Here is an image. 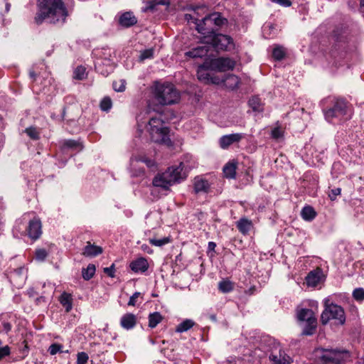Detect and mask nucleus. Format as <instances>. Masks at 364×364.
<instances>
[{
  "label": "nucleus",
  "mask_w": 364,
  "mask_h": 364,
  "mask_svg": "<svg viewBox=\"0 0 364 364\" xmlns=\"http://www.w3.org/2000/svg\"><path fill=\"white\" fill-rule=\"evenodd\" d=\"M333 107L340 117L344 116L347 114L348 105L347 102L343 100H338Z\"/></svg>",
  "instance_id": "nucleus-25"
},
{
  "label": "nucleus",
  "mask_w": 364,
  "mask_h": 364,
  "mask_svg": "<svg viewBox=\"0 0 364 364\" xmlns=\"http://www.w3.org/2000/svg\"><path fill=\"white\" fill-rule=\"evenodd\" d=\"M154 56V50L153 49H147L141 51L139 59L140 60H144L148 58H152Z\"/></svg>",
  "instance_id": "nucleus-44"
},
{
  "label": "nucleus",
  "mask_w": 364,
  "mask_h": 364,
  "mask_svg": "<svg viewBox=\"0 0 364 364\" xmlns=\"http://www.w3.org/2000/svg\"><path fill=\"white\" fill-rule=\"evenodd\" d=\"M148 131L152 141L156 143H166L168 140V129L159 117H151L149 121Z\"/></svg>",
  "instance_id": "nucleus-5"
},
{
  "label": "nucleus",
  "mask_w": 364,
  "mask_h": 364,
  "mask_svg": "<svg viewBox=\"0 0 364 364\" xmlns=\"http://www.w3.org/2000/svg\"><path fill=\"white\" fill-rule=\"evenodd\" d=\"M48 256L47 251L43 248L37 249L35 253V258L39 262H43Z\"/></svg>",
  "instance_id": "nucleus-38"
},
{
  "label": "nucleus",
  "mask_w": 364,
  "mask_h": 364,
  "mask_svg": "<svg viewBox=\"0 0 364 364\" xmlns=\"http://www.w3.org/2000/svg\"><path fill=\"white\" fill-rule=\"evenodd\" d=\"M341 188H335L329 191L328 192V197L331 200H335L336 199V197L339 195H341Z\"/></svg>",
  "instance_id": "nucleus-48"
},
{
  "label": "nucleus",
  "mask_w": 364,
  "mask_h": 364,
  "mask_svg": "<svg viewBox=\"0 0 364 364\" xmlns=\"http://www.w3.org/2000/svg\"><path fill=\"white\" fill-rule=\"evenodd\" d=\"M104 272L107 274L110 277H114V265L112 264L109 267H105L104 269Z\"/></svg>",
  "instance_id": "nucleus-52"
},
{
  "label": "nucleus",
  "mask_w": 364,
  "mask_h": 364,
  "mask_svg": "<svg viewBox=\"0 0 364 364\" xmlns=\"http://www.w3.org/2000/svg\"><path fill=\"white\" fill-rule=\"evenodd\" d=\"M63 345L54 343L50 346L48 351L51 355H55L58 352H62Z\"/></svg>",
  "instance_id": "nucleus-39"
},
{
  "label": "nucleus",
  "mask_w": 364,
  "mask_h": 364,
  "mask_svg": "<svg viewBox=\"0 0 364 364\" xmlns=\"http://www.w3.org/2000/svg\"><path fill=\"white\" fill-rule=\"evenodd\" d=\"M285 53L282 46H277L273 49L272 56L277 60H280L284 58Z\"/></svg>",
  "instance_id": "nucleus-36"
},
{
  "label": "nucleus",
  "mask_w": 364,
  "mask_h": 364,
  "mask_svg": "<svg viewBox=\"0 0 364 364\" xmlns=\"http://www.w3.org/2000/svg\"><path fill=\"white\" fill-rule=\"evenodd\" d=\"M209 70H211L210 61H206L203 64L199 65L197 70V76L198 80L205 83L210 81L213 83H218V80L217 78L210 77Z\"/></svg>",
  "instance_id": "nucleus-11"
},
{
  "label": "nucleus",
  "mask_w": 364,
  "mask_h": 364,
  "mask_svg": "<svg viewBox=\"0 0 364 364\" xmlns=\"http://www.w3.org/2000/svg\"><path fill=\"white\" fill-rule=\"evenodd\" d=\"M203 43L211 45L217 50H227L232 44V38L226 35L213 34L204 37Z\"/></svg>",
  "instance_id": "nucleus-8"
},
{
  "label": "nucleus",
  "mask_w": 364,
  "mask_h": 364,
  "mask_svg": "<svg viewBox=\"0 0 364 364\" xmlns=\"http://www.w3.org/2000/svg\"><path fill=\"white\" fill-rule=\"evenodd\" d=\"M126 82L124 80H120L113 82V88L117 92H123L125 90Z\"/></svg>",
  "instance_id": "nucleus-41"
},
{
  "label": "nucleus",
  "mask_w": 364,
  "mask_h": 364,
  "mask_svg": "<svg viewBox=\"0 0 364 364\" xmlns=\"http://www.w3.org/2000/svg\"><path fill=\"white\" fill-rule=\"evenodd\" d=\"M284 131L280 127H276L272 130V137L278 139L283 136Z\"/></svg>",
  "instance_id": "nucleus-45"
},
{
  "label": "nucleus",
  "mask_w": 364,
  "mask_h": 364,
  "mask_svg": "<svg viewBox=\"0 0 364 364\" xmlns=\"http://www.w3.org/2000/svg\"><path fill=\"white\" fill-rule=\"evenodd\" d=\"M249 105L254 111L262 110V101L257 96H254L250 99Z\"/></svg>",
  "instance_id": "nucleus-34"
},
{
  "label": "nucleus",
  "mask_w": 364,
  "mask_h": 364,
  "mask_svg": "<svg viewBox=\"0 0 364 364\" xmlns=\"http://www.w3.org/2000/svg\"><path fill=\"white\" fill-rule=\"evenodd\" d=\"M141 250L148 254H151L153 252L152 249L146 244H143L141 246Z\"/></svg>",
  "instance_id": "nucleus-54"
},
{
  "label": "nucleus",
  "mask_w": 364,
  "mask_h": 364,
  "mask_svg": "<svg viewBox=\"0 0 364 364\" xmlns=\"http://www.w3.org/2000/svg\"><path fill=\"white\" fill-rule=\"evenodd\" d=\"M218 289L223 293H228L233 289V284L229 280H223L219 282Z\"/></svg>",
  "instance_id": "nucleus-33"
},
{
  "label": "nucleus",
  "mask_w": 364,
  "mask_h": 364,
  "mask_svg": "<svg viewBox=\"0 0 364 364\" xmlns=\"http://www.w3.org/2000/svg\"><path fill=\"white\" fill-rule=\"evenodd\" d=\"M154 99L161 105H171L180 100V92L171 83L156 82L152 87Z\"/></svg>",
  "instance_id": "nucleus-4"
},
{
  "label": "nucleus",
  "mask_w": 364,
  "mask_h": 364,
  "mask_svg": "<svg viewBox=\"0 0 364 364\" xmlns=\"http://www.w3.org/2000/svg\"><path fill=\"white\" fill-rule=\"evenodd\" d=\"M169 239L168 237H164L161 239H149V242L155 246L161 247L169 242Z\"/></svg>",
  "instance_id": "nucleus-40"
},
{
  "label": "nucleus",
  "mask_w": 364,
  "mask_h": 364,
  "mask_svg": "<svg viewBox=\"0 0 364 364\" xmlns=\"http://www.w3.org/2000/svg\"><path fill=\"white\" fill-rule=\"evenodd\" d=\"M39 11L35 21L41 24L44 20L50 23H63L68 16V11L62 0H38Z\"/></svg>",
  "instance_id": "nucleus-1"
},
{
  "label": "nucleus",
  "mask_w": 364,
  "mask_h": 364,
  "mask_svg": "<svg viewBox=\"0 0 364 364\" xmlns=\"http://www.w3.org/2000/svg\"><path fill=\"white\" fill-rule=\"evenodd\" d=\"M236 226L241 233L246 235L252 228V223L246 218H242L237 222Z\"/></svg>",
  "instance_id": "nucleus-21"
},
{
  "label": "nucleus",
  "mask_w": 364,
  "mask_h": 364,
  "mask_svg": "<svg viewBox=\"0 0 364 364\" xmlns=\"http://www.w3.org/2000/svg\"><path fill=\"white\" fill-rule=\"evenodd\" d=\"M183 165L181 163L176 166H171L168 169L161 173H158L153 179L152 183L156 187L161 188L164 190H168V188L176 183H179L186 176L183 172Z\"/></svg>",
  "instance_id": "nucleus-3"
},
{
  "label": "nucleus",
  "mask_w": 364,
  "mask_h": 364,
  "mask_svg": "<svg viewBox=\"0 0 364 364\" xmlns=\"http://www.w3.org/2000/svg\"><path fill=\"white\" fill-rule=\"evenodd\" d=\"M296 317L299 321L305 322L302 334L305 336L313 335L317 327V319L314 311L309 309H297Z\"/></svg>",
  "instance_id": "nucleus-7"
},
{
  "label": "nucleus",
  "mask_w": 364,
  "mask_h": 364,
  "mask_svg": "<svg viewBox=\"0 0 364 364\" xmlns=\"http://www.w3.org/2000/svg\"><path fill=\"white\" fill-rule=\"evenodd\" d=\"M225 86L230 90H235L239 87L240 80L233 74L228 75L223 80Z\"/></svg>",
  "instance_id": "nucleus-23"
},
{
  "label": "nucleus",
  "mask_w": 364,
  "mask_h": 364,
  "mask_svg": "<svg viewBox=\"0 0 364 364\" xmlns=\"http://www.w3.org/2000/svg\"><path fill=\"white\" fill-rule=\"evenodd\" d=\"M137 22L136 18L132 12H125L119 18V23L124 27H130Z\"/></svg>",
  "instance_id": "nucleus-19"
},
{
  "label": "nucleus",
  "mask_w": 364,
  "mask_h": 364,
  "mask_svg": "<svg viewBox=\"0 0 364 364\" xmlns=\"http://www.w3.org/2000/svg\"><path fill=\"white\" fill-rule=\"evenodd\" d=\"M61 305L65 309L66 312H70L73 308V296L70 294L64 291L59 298Z\"/></svg>",
  "instance_id": "nucleus-24"
},
{
  "label": "nucleus",
  "mask_w": 364,
  "mask_h": 364,
  "mask_svg": "<svg viewBox=\"0 0 364 364\" xmlns=\"http://www.w3.org/2000/svg\"><path fill=\"white\" fill-rule=\"evenodd\" d=\"M87 76L86 69L85 67L78 66L74 71V78L77 80H84Z\"/></svg>",
  "instance_id": "nucleus-35"
},
{
  "label": "nucleus",
  "mask_w": 364,
  "mask_h": 364,
  "mask_svg": "<svg viewBox=\"0 0 364 364\" xmlns=\"http://www.w3.org/2000/svg\"><path fill=\"white\" fill-rule=\"evenodd\" d=\"M9 7H10V4H6V9L7 11L9 10Z\"/></svg>",
  "instance_id": "nucleus-60"
},
{
  "label": "nucleus",
  "mask_w": 364,
  "mask_h": 364,
  "mask_svg": "<svg viewBox=\"0 0 364 364\" xmlns=\"http://www.w3.org/2000/svg\"><path fill=\"white\" fill-rule=\"evenodd\" d=\"M194 324L195 323L193 320L186 319L176 326V331L178 333L186 332L191 328Z\"/></svg>",
  "instance_id": "nucleus-28"
},
{
  "label": "nucleus",
  "mask_w": 364,
  "mask_h": 364,
  "mask_svg": "<svg viewBox=\"0 0 364 364\" xmlns=\"http://www.w3.org/2000/svg\"><path fill=\"white\" fill-rule=\"evenodd\" d=\"M29 75H30L31 78L34 80L37 76V73H36V72L34 70H31L29 72Z\"/></svg>",
  "instance_id": "nucleus-56"
},
{
  "label": "nucleus",
  "mask_w": 364,
  "mask_h": 364,
  "mask_svg": "<svg viewBox=\"0 0 364 364\" xmlns=\"http://www.w3.org/2000/svg\"><path fill=\"white\" fill-rule=\"evenodd\" d=\"M348 34V29L346 27H337L333 30V36L338 41H343L346 38Z\"/></svg>",
  "instance_id": "nucleus-32"
},
{
  "label": "nucleus",
  "mask_w": 364,
  "mask_h": 364,
  "mask_svg": "<svg viewBox=\"0 0 364 364\" xmlns=\"http://www.w3.org/2000/svg\"><path fill=\"white\" fill-rule=\"evenodd\" d=\"M186 18L193 21L196 25V30L202 35V42H203L205 36L215 34L219 27L227 23V19L223 18L219 13L206 15L201 20L192 16L191 14H186Z\"/></svg>",
  "instance_id": "nucleus-2"
},
{
  "label": "nucleus",
  "mask_w": 364,
  "mask_h": 364,
  "mask_svg": "<svg viewBox=\"0 0 364 364\" xmlns=\"http://www.w3.org/2000/svg\"><path fill=\"white\" fill-rule=\"evenodd\" d=\"M318 353L319 350H318ZM320 358L326 363H333L334 364H340L343 360V354L340 351L329 350V349H321Z\"/></svg>",
  "instance_id": "nucleus-10"
},
{
  "label": "nucleus",
  "mask_w": 364,
  "mask_h": 364,
  "mask_svg": "<svg viewBox=\"0 0 364 364\" xmlns=\"http://www.w3.org/2000/svg\"><path fill=\"white\" fill-rule=\"evenodd\" d=\"M88 358L89 357L86 353H78L77 358V364H87Z\"/></svg>",
  "instance_id": "nucleus-47"
},
{
  "label": "nucleus",
  "mask_w": 364,
  "mask_h": 364,
  "mask_svg": "<svg viewBox=\"0 0 364 364\" xmlns=\"http://www.w3.org/2000/svg\"><path fill=\"white\" fill-rule=\"evenodd\" d=\"M103 252V249L100 246L95 245L88 241L83 248L82 255L86 257H95Z\"/></svg>",
  "instance_id": "nucleus-15"
},
{
  "label": "nucleus",
  "mask_w": 364,
  "mask_h": 364,
  "mask_svg": "<svg viewBox=\"0 0 364 364\" xmlns=\"http://www.w3.org/2000/svg\"><path fill=\"white\" fill-rule=\"evenodd\" d=\"M301 217L304 220L311 221L316 215V213L314 209L311 206H305L301 210Z\"/></svg>",
  "instance_id": "nucleus-27"
},
{
  "label": "nucleus",
  "mask_w": 364,
  "mask_h": 364,
  "mask_svg": "<svg viewBox=\"0 0 364 364\" xmlns=\"http://www.w3.org/2000/svg\"><path fill=\"white\" fill-rule=\"evenodd\" d=\"M273 2L277 3L282 6L288 7L291 6V3L289 0H272Z\"/></svg>",
  "instance_id": "nucleus-53"
},
{
  "label": "nucleus",
  "mask_w": 364,
  "mask_h": 364,
  "mask_svg": "<svg viewBox=\"0 0 364 364\" xmlns=\"http://www.w3.org/2000/svg\"><path fill=\"white\" fill-rule=\"evenodd\" d=\"M96 271L95 265L89 264L86 268L82 269V275L85 280H90L95 275Z\"/></svg>",
  "instance_id": "nucleus-29"
},
{
  "label": "nucleus",
  "mask_w": 364,
  "mask_h": 364,
  "mask_svg": "<svg viewBox=\"0 0 364 364\" xmlns=\"http://www.w3.org/2000/svg\"><path fill=\"white\" fill-rule=\"evenodd\" d=\"M353 296L357 301L364 300V289L362 288L355 289L353 291Z\"/></svg>",
  "instance_id": "nucleus-46"
},
{
  "label": "nucleus",
  "mask_w": 364,
  "mask_h": 364,
  "mask_svg": "<svg viewBox=\"0 0 364 364\" xmlns=\"http://www.w3.org/2000/svg\"><path fill=\"white\" fill-rule=\"evenodd\" d=\"M321 272L319 269L310 272L306 277V282L308 287H315L321 281Z\"/></svg>",
  "instance_id": "nucleus-20"
},
{
  "label": "nucleus",
  "mask_w": 364,
  "mask_h": 364,
  "mask_svg": "<svg viewBox=\"0 0 364 364\" xmlns=\"http://www.w3.org/2000/svg\"><path fill=\"white\" fill-rule=\"evenodd\" d=\"M236 164L233 162L228 163L223 168V173L226 178H235L236 175Z\"/></svg>",
  "instance_id": "nucleus-26"
},
{
  "label": "nucleus",
  "mask_w": 364,
  "mask_h": 364,
  "mask_svg": "<svg viewBox=\"0 0 364 364\" xmlns=\"http://www.w3.org/2000/svg\"><path fill=\"white\" fill-rule=\"evenodd\" d=\"M130 269L135 273H143L149 269L148 261L144 257L133 260L129 264Z\"/></svg>",
  "instance_id": "nucleus-16"
},
{
  "label": "nucleus",
  "mask_w": 364,
  "mask_h": 364,
  "mask_svg": "<svg viewBox=\"0 0 364 364\" xmlns=\"http://www.w3.org/2000/svg\"><path fill=\"white\" fill-rule=\"evenodd\" d=\"M330 320H334L336 323L343 325L346 321V316L343 308L337 304H325V309L321 316L322 324L326 325Z\"/></svg>",
  "instance_id": "nucleus-6"
},
{
  "label": "nucleus",
  "mask_w": 364,
  "mask_h": 364,
  "mask_svg": "<svg viewBox=\"0 0 364 364\" xmlns=\"http://www.w3.org/2000/svg\"><path fill=\"white\" fill-rule=\"evenodd\" d=\"M11 325L9 322H4L3 323V329L6 333L9 332L11 330Z\"/></svg>",
  "instance_id": "nucleus-55"
},
{
  "label": "nucleus",
  "mask_w": 364,
  "mask_h": 364,
  "mask_svg": "<svg viewBox=\"0 0 364 364\" xmlns=\"http://www.w3.org/2000/svg\"><path fill=\"white\" fill-rule=\"evenodd\" d=\"M360 7L361 12L364 14V0H360Z\"/></svg>",
  "instance_id": "nucleus-58"
},
{
  "label": "nucleus",
  "mask_w": 364,
  "mask_h": 364,
  "mask_svg": "<svg viewBox=\"0 0 364 364\" xmlns=\"http://www.w3.org/2000/svg\"><path fill=\"white\" fill-rule=\"evenodd\" d=\"M26 134L33 139H38V133L35 128L29 127L26 129Z\"/></svg>",
  "instance_id": "nucleus-49"
},
{
  "label": "nucleus",
  "mask_w": 364,
  "mask_h": 364,
  "mask_svg": "<svg viewBox=\"0 0 364 364\" xmlns=\"http://www.w3.org/2000/svg\"><path fill=\"white\" fill-rule=\"evenodd\" d=\"M136 323V316L132 314L127 313L123 315L120 320V324L122 328L129 330L133 328Z\"/></svg>",
  "instance_id": "nucleus-17"
},
{
  "label": "nucleus",
  "mask_w": 364,
  "mask_h": 364,
  "mask_svg": "<svg viewBox=\"0 0 364 364\" xmlns=\"http://www.w3.org/2000/svg\"><path fill=\"white\" fill-rule=\"evenodd\" d=\"M63 144L65 146L73 149L81 150L82 149V144L79 141L75 140H66L64 141Z\"/></svg>",
  "instance_id": "nucleus-37"
},
{
  "label": "nucleus",
  "mask_w": 364,
  "mask_h": 364,
  "mask_svg": "<svg viewBox=\"0 0 364 364\" xmlns=\"http://www.w3.org/2000/svg\"><path fill=\"white\" fill-rule=\"evenodd\" d=\"M162 316L159 312L150 314L149 316V326L151 328H155L161 321Z\"/></svg>",
  "instance_id": "nucleus-30"
},
{
  "label": "nucleus",
  "mask_w": 364,
  "mask_h": 364,
  "mask_svg": "<svg viewBox=\"0 0 364 364\" xmlns=\"http://www.w3.org/2000/svg\"><path fill=\"white\" fill-rule=\"evenodd\" d=\"M269 359L278 364H290L292 358L281 348H275L270 354Z\"/></svg>",
  "instance_id": "nucleus-12"
},
{
  "label": "nucleus",
  "mask_w": 364,
  "mask_h": 364,
  "mask_svg": "<svg viewBox=\"0 0 364 364\" xmlns=\"http://www.w3.org/2000/svg\"><path fill=\"white\" fill-rule=\"evenodd\" d=\"M112 107V101L109 97H104L100 102V108L104 111L109 110Z\"/></svg>",
  "instance_id": "nucleus-43"
},
{
  "label": "nucleus",
  "mask_w": 364,
  "mask_h": 364,
  "mask_svg": "<svg viewBox=\"0 0 364 364\" xmlns=\"http://www.w3.org/2000/svg\"><path fill=\"white\" fill-rule=\"evenodd\" d=\"M10 353V348L9 346H4L0 348V360L4 358L6 355H9Z\"/></svg>",
  "instance_id": "nucleus-51"
},
{
  "label": "nucleus",
  "mask_w": 364,
  "mask_h": 364,
  "mask_svg": "<svg viewBox=\"0 0 364 364\" xmlns=\"http://www.w3.org/2000/svg\"><path fill=\"white\" fill-rule=\"evenodd\" d=\"M140 296L139 292H135L129 299V301L128 302L129 306H134L136 304V300Z\"/></svg>",
  "instance_id": "nucleus-50"
},
{
  "label": "nucleus",
  "mask_w": 364,
  "mask_h": 364,
  "mask_svg": "<svg viewBox=\"0 0 364 364\" xmlns=\"http://www.w3.org/2000/svg\"><path fill=\"white\" fill-rule=\"evenodd\" d=\"M242 138L243 135L240 133L224 135L220 138V146L223 149H228L231 144L239 142Z\"/></svg>",
  "instance_id": "nucleus-13"
},
{
  "label": "nucleus",
  "mask_w": 364,
  "mask_h": 364,
  "mask_svg": "<svg viewBox=\"0 0 364 364\" xmlns=\"http://www.w3.org/2000/svg\"><path fill=\"white\" fill-rule=\"evenodd\" d=\"M28 235L33 240H37L42 234L41 223L39 219L34 218L29 222L27 228Z\"/></svg>",
  "instance_id": "nucleus-14"
},
{
  "label": "nucleus",
  "mask_w": 364,
  "mask_h": 364,
  "mask_svg": "<svg viewBox=\"0 0 364 364\" xmlns=\"http://www.w3.org/2000/svg\"><path fill=\"white\" fill-rule=\"evenodd\" d=\"M209 50L208 46H201L185 53V55L191 58H203L207 55Z\"/></svg>",
  "instance_id": "nucleus-18"
},
{
  "label": "nucleus",
  "mask_w": 364,
  "mask_h": 364,
  "mask_svg": "<svg viewBox=\"0 0 364 364\" xmlns=\"http://www.w3.org/2000/svg\"><path fill=\"white\" fill-rule=\"evenodd\" d=\"M158 3L160 4L166 5V4H169V1L168 0H161Z\"/></svg>",
  "instance_id": "nucleus-59"
},
{
  "label": "nucleus",
  "mask_w": 364,
  "mask_h": 364,
  "mask_svg": "<svg viewBox=\"0 0 364 364\" xmlns=\"http://www.w3.org/2000/svg\"><path fill=\"white\" fill-rule=\"evenodd\" d=\"M235 62L230 58L220 57L210 60L211 70L225 72L232 70L235 68Z\"/></svg>",
  "instance_id": "nucleus-9"
},
{
  "label": "nucleus",
  "mask_w": 364,
  "mask_h": 364,
  "mask_svg": "<svg viewBox=\"0 0 364 364\" xmlns=\"http://www.w3.org/2000/svg\"><path fill=\"white\" fill-rule=\"evenodd\" d=\"M132 164L134 162L144 163L147 167L154 169L156 168V163L154 160L146 158V156H137L131 160Z\"/></svg>",
  "instance_id": "nucleus-31"
},
{
  "label": "nucleus",
  "mask_w": 364,
  "mask_h": 364,
  "mask_svg": "<svg viewBox=\"0 0 364 364\" xmlns=\"http://www.w3.org/2000/svg\"><path fill=\"white\" fill-rule=\"evenodd\" d=\"M216 247V245L213 242H208V249L210 250H214L215 247Z\"/></svg>",
  "instance_id": "nucleus-57"
},
{
  "label": "nucleus",
  "mask_w": 364,
  "mask_h": 364,
  "mask_svg": "<svg viewBox=\"0 0 364 364\" xmlns=\"http://www.w3.org/2000/svg\"><path fill=\"white\" fill-rule=\"evenodd\" d=\"M209 188L208 181L199 177L194 179V191L196 193H206Z\"/></svg>",
  "instance_id": "nucleus-22"
},
{
  "label": "nucleus",
  "mask_w": 364,
  "mask_h": 364,
  "mask_svg": "<svg viewBox=\"0 0 364 364\" xmlns=\"http://www.w3.org/2000/svg\"><path fill=\"white\" fill-rule=\"evenodd\" d=\"M325 118L328 122H331L334 117H339L338 113H336L335 109L333 107L328 109L324 113Z\"/></svg>",
  "instance_id": "nucleus-42"
}]
</instances>
